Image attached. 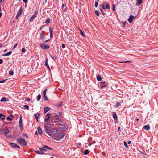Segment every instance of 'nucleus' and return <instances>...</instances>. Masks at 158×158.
<instances>
[{"instance_id":"47","label":"nucleus","mask_w":158,"mask_h":158,"mask_svg":"<svg viewBox=\"0 0 158 158\" xmlns=\"http://www.w3.org/2000/svg\"><path fill=\"white\" fill-rule=\"evenodd\" d=\"M17 45H18V44H17V43H15V45H14V46H13V48H14V49L15 48H16V47H17Z\"/></svg>"},{"instance_id":"4","label":"nucleus","mask_w":158,"mask_h":158,"mask_svg":"<svg viewBox=\"0 0 158 158\" xmlns=\"http://www.w3.org/2000/svg\"><path fill=\"white\" fill-rule=\"evenodd\" d=\"M59 126L56 130V131H61L63 129H64L65 128V126L63 124H59V125H57L56 126Z\"/></svg>"},{"instance_id":"2","label":"nucleus","mask_w":158,"mask_h":158,"mask_svg":"<svg viewBox=\"0 0 158 158\" xmlns=\"http://www.w3.org/2000/svg\"><path fill=\"white\" fill-rule=\"evenodd\" d=\"M45 131L46 133L50 136L52 137L54 134L53 133L54 130L52 127L47 126H44Z\"/></svg>"},{"instance_id":"15","label":"nucleus","mask_w":158,"mask_h":158,"mask_svg":"<svg viewBox=\"0 0 158 158\" xmlns=\"http://www.w3.org/2000/svg\"><path fill=\"white\" fill-rule=\"evenodd\" d=\"M49 31L50 32V36L51 38H52L53 36V31L52 30V28L51 27H49Z\"/></svg>"},{"instance_id":"60","label":"nucleus","mask_w":158,"mask_h":158,"mask_svg":"<svg viewBox=\"0 0 158 158\" xmlns=\"http://www.w3.org/2000/svg\"><path fill=\"white\" fill-rule=\"evenodd\" d=\"M50 56L54 60V58L51 55H50Z\"/></svg>"},{"instance_id":"21","label":"nucleus","mask_w":158,"mask_h":158,"mask_svg":"<svg viewBox=\"0 0 158 158\" xmlns=\"http://www.w3.org/2000/svg\"><path fill=\"white\" fill-rule=\"evenodd\" d=\"M42 148H43L44 149L46 148V149H49L50 150H52V149L51 148H49L47 146L45 145H42Z\"/></svg>"},{"instance_id":"5","label":"nucleus","mask_w":158,"mask_h":158,"mask_svg":"<svg viewBox=\"0 0 158 158\" xmlns=\"http://www.w3.org/2000/svg\"><path fill=\"white\" fill-rule=\"evenodd\" d=\"M40 46L43 49H48L49 48V46L44 44L41 43L40 44Z\"/></svg>"},{"instance_id":"24","label":"nucleus","mask_w":158,"mask_h":158,"mask_svg":"<svg viewBox=\"0 0 158 158\" xmlns=\"http://www.w3.org/2000/svg\"><path fill=\"white\" fill-rule=\"evenodd\" d=\"M22 8H21L19 9V11L18 12L17 14L18 15H19L20 16L21 15V14H22Z\"/></svg>"},{"instance_id":"62","label":"nucleus","mask_w":158,"mask_h":158,"mask_svg":"<svg viewBox=\"0 0 158 158\" xmlns=\"http://www.w3.org/2000/svg\"><path fill=\"white\" fill-rule=\"evenodd\" d=\"M43 94L44 95H46V92H43Z\"/></svg>"},{"instance_id":"58","label":"nucleus","mask_w":158,"mask_h":158,"mask_svg":"<svg viewBox=\"0 0 158 158\" xmlns=\"http://www.w3.org/2000/svg\"><path fill=\"white\" fill-rule=\"evenodd\" d=\"M44 26H41L39 30L40 31L44 27Z\"/></svg>"},{"instance_id":"6","label":"nucleus","mask_w":158,"mask_h":158,"mask_svg":"<svg viewBox=\"0 0 158 158\" xmlns=\"http://www.w3.org/2000/svg\"><path fill=\"white\" fill-rule=\"evenodd\" d=\"M102 9H110V6H109V4L108 3H104L102 5Z\"/></svg>"},{"instance_id":"45","label":"nucleus","mask_w":158,"mask_h":158,"mask_svg":"<svg viewBox=\"0 0 158 158\" xmlns=\"http://www.w3.org/2000/svg\"><path fill=\"white\" fill-rule=\"evenodd\" d=\"M124 146L126 147V148H128V145H127V143L125 142H124Z\"/></svg>"},{"instance_id":"37","label":"nucleus","mask_w":158,"mask_h":158,"mask_svg":"<svg viewBox=\"0 0 158 158\" xmlns=\"http://www.w3.org/2000/svg\"><path fill=\"white\" fill-rule=\"evenodd\" d=\"M95 13L96 15L98 16H99V12L98 10H95Z\"/></svg>"},{"instance_id":"11","label":"nucleus","mask_w":158,"mask_h":158,"mask_svg":"<svg viewBox=\"0 0 158 158\" xmlns=\"http://www.w3.org/2000/svg\"><path fill=\"white\" fill-rule=\"evenodd\" d=\"M107 84L105 82H102L100 83V86L102 88L106 86L107 85Z\"/></svg>"},{"instance_id":"14","label":"nucleus","mask_w":158,"mask_h":158,"mask_svg":"<svg viewBox=\"0 0 158 158\" xmlns=\"http://www.w3.org/2000/svg\"><path fill=\"white\" fill-rule=\"evenodd\" d=\"M38 133L39 134L41 135L43 133L41 129L39 127L37 128Z\"/></svg>"},{"instance_id":"64","label":"nucleus","mask_w":158,"mask_h":158,"mask_svg":"<svg viewBox=\"0 0 158 158\" xmlns=\"http://www.w3.org/2000/svg\"><path fill=\"white\" fill-rule=\"evenodd\" d=\"M23 2H24V3H26L27 2V0H23Z\"/></svg>"},{"instance_id":"53","label":"nucleus","mask_w":158,"mask_h":158,"mask_svg":"<svg viewBox=\"0 0 158 158\" xmlns=\"http://www.w3.org/2000/svg\"><path fill=\"white\" fill-rule=\"evenodd\" d=\"M81 144L80 143H78L77 144V146L78 147H79L80 146H81Z\"/></svg>"},{"instance_id":"38","label":"nucleus","mask_w":158,"mask_h":158,"mask_svg":"<svg viewBox=\"0 0 158 158\" xmlns=\"http://www.w3.org/2000/svg\"><path fill=\"white\" fill-rule=\"evenodd\" d=\"M36 17V16L35 15H33L31 17V19H30V21H32L33 19L35 18Z\"/></svg>"},{"instance_id":"51","label":"nucleus","mask_w":158,"mask_h":158,"mask_svg":"<svg viewBox=\"0 0 158 158\" xmlns=\"http://www.w3.org/2000/svg\"><path fill=\"white\" fill-rule=\"evenodd\" d=\"M62 47L63 48H65V45L64 44H62Z\"/></svg>"},{"instance_id":"52","label":"nucleus","mask_w":158,"mask_h":158,"mask_svg":"<svg viewBox=\"0 0 158 158\" xmlns=\"http://www.w3.org/2000/svg\"><path fill=\"white\" fill-rule=\"evenodd\" d=\"M54 60H56V59H58L57 56L55 55L54 56Z\"/></svg>"},{"instance_id":"17","label":"nucleus","mask_w":158,"mask_h":158,"mask_svg":"<svg viewBox=\"0 0 158 158\" xmlns=\"http://www.w3.org/2000/svg\"><path fill=\"white\" fill-rule=\"evenodd\" d=\"M62 8L63 9V10L64 11L67 10L66 5L64 4H63L62 6Z\"/></svg>"},{"instance_id":"31","label":"nucleus","mask_w":158,"mask_h":158,"mask_svg":"<svg viewBox=\"0 0 158 158\" xmlns=\"http://www.w3.org/2000/svg\"><path fill=\"white\" fill-rule=\"evenodd\" d=\"M40 115V114L39 113H36L35 114V116L36 119H38L39 116Z\"/></svg>"},{"instance_id":"3","label":"nucleus","mask_w":158,"mask_h":158,"mask_svg":"<svg viewBox=\"0 0 158 158\" xmlns=\"http://www.w3.org/2000/svg\"><path fill=\"white\" fill-rule=\"evenodd\" d=\"M17 141L22 146H26L27 144V143L25 139L23 138H20L18 139Z\"/></svg>"},{"instance_id":"56","label":"nucleus","mask_w":158,"mask_h":158,"mask_svg":"<svg viewBox=\"0 0 158 158\" xmlns=\"http://www.w3.org/2000/svg\"><path fill=\"white\" fill-rule=\"evenodd\" d=\"M26 100L27 102H29L30 101V99L29 98H27V99H26Z\"/></svg>"},{"instance_id":"55","label":"nucleus","mask_w":158,"mask_h":158,"mask_svg":"<svg viewBox=\"0 0 158 158\" xmlns=\"http://www.w3.org/2000/svg\"><path fill=\"white\" fill-rule=\"evenodd\" d=\"M23 135H24L25 137H28L27 135L26 134H23Z\"/></svg>"},{"instance_id":"40","label":"nucleus","mask_w":158,"mask_h":158,"mask_svg":"<svg viewBox=\"0 0 158 158\" xmlns=\"http://www.w3.org/2000/svg\"><path fill=\"white\" fill-rule=\"evenodd\" d=\"M112 10L114 11L115 10V6L113 4L112 5Z\"/></svg>"},{"instance_id":"7","label":"nucleus","mask_w":158,"mask_h":158,"mask_svg":"<svg viewBox=\"0 0 158 158\" xmlns=\"http://www.w3.org/2000/svg\"><path fill=\"white\" fill-rule=\"evenodd\" d=\"M46 116L47 117V118H45L44 119L45 122H48L50 120H52L51 117V114L49 113H48L47 114Z\"/></svg>"},{"instance_id":"1","label":"nucleus","mask_w":158,"mask_h":158,"mask_svg":"<svg viewBox=\"0 0 158 158\" xmlns=\"http://www.w3.org/2000/svg\"><path fill=\"white\" fill-rule=\"evenodd\" d=\"M64 136V133L61 131L56 130V133L53 134L52 137L55 140L59 141L63 138Z\"/></svg>"},{"instance_id":"30","label":"nucleus","mask_w":158,"mask_h":158,"mask_svg":"<svg viewBox=\"0 0 158 158\" xmlns=\"http://www.w3.org/2000/svg\"><path fill=\"white\" fill-rule=\"evenodd\" d=\"M50 19L49 18H47L45 22V23L46 24H48L49 23H50Z\"/></svg>"},{"instance_id":"50","label":"nucleus","mask_w":158,"mask_h":158,"mask_svg":"<svg viewBox=\"0 0 158 158\" xmlns=\"http://www.w3.org/2000/svg\"><path fill=\"white\" fill-rule=\"evenodd\" d=\"M6 81L5 80H3L2 81H0V83H3L5 82Z\"/></svg>"},{"instance_id":"41","label":"nucleus","mask_w":158,"mask_h":158,"mask_svg":"<svg viewBox=\"0 0 158 158\" xmlns=\"http://www.w3.org/2000/svg\"><path fill=\"white\" fill-rule=\"evenodd\" d=\"M39 150H40V151H44L45 152L46 151V150L45 149H44L43 148H39Z\"/></svg>"},{"instance_id":"26","label":"nucleus","mask_w":158,"mask_h":158,"mask_svg":"<svg viewBox=\"0 0 158 158\" xmlns=\"http://www.w3.org/2000/svg\"><path fill=\"white\" fill-rule=\"evenodd\" d=\"M97 79L98 81H100L102 80V78L100 76L98 75H97Z\"/></svg>"},{"instance_id":"16","label":"nucleus","mask_w":158,"mask_h":158,"mask_svg":"<svg viewBox=\"0 0 158 158\" xmlns=\"http://www.w3.org/2000/svg\"><path fill=\"white\" fill-rule=\"evenodd\" d=\"M143 127L145 130L147 131L149 130L150 128V127L148 125H145L143 126Z\"/></svg>"},{"instance_id":"54","label":"nucleus","mask_w":158,"mask_h":158,"mask_svg":"<svg viewBox=\"0 0 158 158\" xmlns=\"http://www.w3.org/2000/svg\"><path fill=\"white\" fill-rule=\"evenodd\" d=\"M122 63H128V62H131L130 61H126L123 62H122Z\"/></svg>"},{"instance_id":"23","label":"nucleus","mask_w":158,"mask_h":158,"mask_svg":"<svg viewBox=\"0 0 158 158\" xmlns=\"http://www.w3.org/2000/svg\"><path fill=\"white\" fill-rule=\"evenodd\" d=\"M35 152L38 154H44V153L42 151H35Z\"/></svg>"},{"instance_id":"22","label":"nucleus","mask_w":158,"mask_h":158,"mask_svg":"<svg viewBox=\"0 0 158 158\" xmlns=\"http://www.w3.org/2000/svg\"><path fill=\"white\" fill-rule=\"evenodd\" d=\"M12 53V52L11 51H9L7 53L3 55V56H9Z\"/></svg>"},{"instance_id":"35","label":"nucleus","mask_w":158,"mask_h":158,"mask_svg":"<svg viewBox=\"0 0 158 158\" xmlns=\"http://www.w3.org/2000/svg\"><path fill=\"white\" fill-rule=\"evenodd\" d=\"M29 107V106L27 105H25L23 106V107L22 108H25L27 109H28Z\"/></svg>"},{"instance_id":"25","label":"nucleus","mask_w":158,"mask_h":158,"mask_svg":"<svg viewBox=\"0 0 158 158\" xmlns=\"http://www.w3.org/2000/svg\"><path fill=\"white\" fill-rule=\"evenodd\" d=\"M5 116L2 114L1 113L0 114V118L2 120H3L5 119Z\"/></svg>"},{"instance_id":"29","label":"nucleus","mask_w":158,"mask_h":158,"mask_svg":"<svg viewBox=\"0 0 158 158\" xmlns=\"http://www.w3.org/2000/svg\"><path fill=\"white\" fill-rule=\"evenodd\" d=\"M89 152V151L88 150L86 149L84 151V153L85 155H86L88 154Z\"/></svg>"},{"instance_id":"44","label":"nucleus","mask_w":158,"mask_h":158,"mask_svg":"<svg viewBox=\"0 0 158 158\" xmlns=\"http://www.w3.org/2000/svg\"><path fill=\"white\" fill-rule=\"evenodd\" d=\"M98 6V2H96L95 3L94 6L95 7H97Z\"/></svg>"},{"instance_id":"49","label":"nucleus","mask_w":158,"mask_h":158,"mask_svg":"<svg viewBox=\"0 0 158 158\" xmlns=\"http://www.w3.org/2000/svg\"><path fill=\"white\" fill-rule=\"evenodd\" d=\"M7 120L10 121H11L12 120V119L10 117H8L7 118Z\"/></svg>"},{"instance_id":"63","label":"nucleus","mask_w":158,"mask_h":158,"mask_svg":"<svg viewBox=\"0 0 158 158\" xmlns=\"http://www.w3.org/2000/svg\"><path fill=\"white\" fill-rule=\"evenodd\" d=\"M131 143V141H128V142H127V143L128 144H130Z\"/></svg>"},{"instance_id":"18","label":"nucleus","mask_w":158,"mask_h":158,"mask_svg":"<svg viewBox=\"0 0 158 158\" xmlns=\"http://www.w3.org/2000/svg\"><path fill=\"white\" fill-rule=\"evenodd\" d=\"M44 31H43L41 33H40V38L42 40H43L44 37Z\"/></svg>"},{"instance_id":"48","label":"nucleus","mask_w":158,"mask_h":158,"mask_svg":"<svg viewBox=\"0 0 158 158\" xmlns=\"http://www.w3.org/2000/svg\"><path fill=\"white\" fill-rule=\"evenodd\" d=\"M80 33H81V35L84 36V34L83 33V32L80 29Z\"/></svg>"},{"instance_id":"28","label":"nucleus","mask_w":158,"mask_h":158,"mask_svg":"<svg viewBox=\"0 0 158 158\" xmlns=\"http://www.w3.org/2000/svg\"><path fill=\"white\" fill-rule=\"evenodd\" d=\"M137 4L139 5L142 3V0H137Z\"/></svg>"},{"instance_id":"34","label":"nucleus","mask_w":158,"mask_h":158,"mask_svg":"<svg viewBox=\"0 0 158 158\" xmlns=\"http://www.w3.org/2000/svg\"><path fill=\"white\" fill-rule=\"evenodd\" d=\"M113 117L114 120L117 119V115L116 114H114L113 116Z\"/></svg>"},{"instance_id":"19","label":"nucleus","mask_w":158,"mask_h":158,"mask_svg":"<svg viewBox=\"0 0 158 158\" xmlns=\"http://www.w3.org/2000/svg\"><path fill=\"white\" fill-rule=\"evenodd\" d=\"M44 113H46L50 110V108L47 106L44 107Z\"/></svg>"},{"instance_id":"42","label":"nucleus","mask_w":158,"mask_h":158,"mask_svg":"<svg viewBox=\"0 0 158 158\" xmlns=\"http://www.w3.org/2000/svg\"><path fill=\"white\" fill-rule=\"evenodd\" d=\"M9 74L10 75H12L14 74V72L12 71H10L9 72Z\"/></svg>"},{"instance_id":"36","label":"nucleus","mask_w":158,"mask_h":158,"mask_svg":"<svg viewBox=\"0 0 158 158\" xmlns=\"http://www.w3.org/2000/svg\"><path fill=\"white\" fill-rule=\"evenodd\" d=\"M44 98V100L45 101H48V98L46 95H43Z\"/></svg>"},{"instance_id":"13","label":"nucleus","mask_w":158,"mask_h":158,"mask_svg":"<svg viewBox=\"0 0 158 158\" xmlns=\"http://www.w3.org/2000/svg\"><path fill=\"white\" fill-rule=\"evenodd\" d=\"M9 132V130L8 129H6L4 130V133L5 135H7Z\"/></svg>"},{"instance_id":"32","label":"nucleus","mask_w":158,"mask_h":158,"mask_svg":"<svg viewBox=\"0 0 158 158\" xmlns=\"http://www.w3.org/2000/svg\"><path fill=\"white\" fill-rule=\"evenodd\" d=\"M41 98V96L40 94H39L37 97V101H39Z\"/></svg>"},{"instance_id":"33","label":"nucleus","mask_w":158,"mask_h":158,"mask_svg":"<svg viewBox=\"0 0 158 158\" xmlns=\"http://www.w3.org/2000/svg\"><path fill=\"white\" fill-rule=\"evenodd\" d=\"M6 99L5 98L3 97L1 98L0 101L1 102H5L6 101Z\"/></svg>"},{"instance_id":"20","label":"nucleus","mask_w":158,"mask_h":158,"mask_svg":"<svg viewBox=\"0 0 158 158\" xmlns=\"http://www.w3.org/2000/svg\"><path fill=\"white\" fill-rule=\"evenodd\" d=\"M48 58H46V61L45 63V65L49 69H50V67L48 64Z\"/></svg>"},{"instance_id":"61","label":"nucleus","mask_w":158,"mask_h":158,"mask_svg":"<svg viewBox=\"0 0 158 158\" xmlns=\"http://www.w3.org/2000/svg\"><path fill=\"white\" fill-rule=\"evenodd\" d=\"M122 24H123V26L124 27L125 26V22H123L122 23Z\"/></svg>"},{"instance_id":"8","label":"nucleus","mask_w":158,"mask_h":158,"mask_svg":"<svg viewBox=\"0 0 158 158\" xmlns=\"http://www.w3.org/2000/svg\"><path fill=\"white\" fill-rule=\"evenodd\" d=\"M22 117L21 115H20V119H19V125L20 129L21 130H22L23 129V125L22 123Z\"/></svg>"},{"instance_id":"57","label":"nucleus","mask_w":158,"mask_h":158,"mask_svg":"<svg viewBox=\"0 0 158 158\" xmlns=\"http://www.w3.org/2000/svg\"><path fill=\"white\" fill-rule=\"evenodd\" d=\"M3 62V60L2 59H0V64H1Z\"/></svg>"},{"instance_id":"10","label":"nucleus","mask_w":158,"mask_h":158,"mask_svg":"<svg viewBox=\"0 0 158 158\" xmlns=\"http://www.w3.org/2000/svg\"><path fill=\"white\" fill-rule=\"evenodd\" d=\"M135 17L133 15H130L128 19V21L130 23H131L133 21V20L134 18Z\"/></svg>"},{"instance_id":"43","label":"nucleus","mask_w":158,"mask_h":158,"mask_svg":"<svg viewBox=\"0 0 158 158\" xmlns=\"http://www.w3.org/2000/svg\"><path fill=\"white\" fill-rule=\"evenodd\" d=\"M100 10L101 11V12H102V15H105V12H104L103 10H102V9H101V8H100Z\"/></svg>"},{"instance_id":"39","label":"nucleus","mask_w":158,"mask_h":158,"mask_svg":"<svg viewBox=\"0 0 158 158\" xmlns=\"http://www.w3.org/2000/svg\"><path fill=\"white\" fill-rule=\"evenodd\" d=\"M120 104V103L119 102H117L116 103L115 105V107L117 108L119 107Z\"/></svg>"},{"instance_id":"59","label":"nucleus","mask_w":158,"mask_h":158,"mask_svg":"<svg viewBox=\"0 0 158 158\" xmlns=\"http://www.w3.org/2000/svg\"><path fill=\"white\" fill-rule=\"evenodd\" d=\"M50 56L54 60V58L51 55H50Z\"/></svg>"},{"instance_id":"9","label":"nucleus","mask_w":158,"mask_h":158,"mask_svg":"<svg viewBox=\"0 0 158 158\" xmlns=\"http://www.w3.org/2000/svg\"><path fill=\"white\" fill-rule=\"evenodd\" d=\"M57 122L56 121H52V120H50V121H49L48 122H47L46 123H47L46 124H44V126H51V124L50 123H56Z\"/></svg>"},{"instance_id":"46","label":"nucleus","mask_w":158,"mask_h":158,"mask_svg":"<svg viewBox=\"0 0 158 158\" xmlns=\"http://www.w3.org/2000/svg\"><path fill=\"white\" fill-rule=\"evenodd\" d=\"M21 51L22 52L25 53V48H23L22 49Z\"/></svg>"},{"instance_id":"12","label":"nucleus","mask_w":158,"mask_h":158,"mask_svg":"<svg viewBox=\"0 0 158 158\" xmlns=\"http://www.w3.org/2000/svg\"><path fill=\"white\" fill-rule=\"evenodd\" d=\"M10 145L12 147H14V148H20V147L17 145L16 144L13 143H10Z\"/></svg>"},{"instance_id":"27","label":"nucleus","mask_w":158,"mask_h":158,"mask_svg":"<svg viewBox=\"0 0 158 158\" xmlns=\"http://www.w3.org/2000/svg\"><path fill=\"white\" fill-rule=\"evenodd\" d=\"M62 103L61 102H60L56 104V106L57 107H60L62 106Z\"/></svg>"}]
</instances>
